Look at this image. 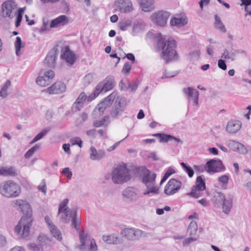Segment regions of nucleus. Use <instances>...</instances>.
<instances>
[{
    "label": "nucleus",
    "mask_w": 251,
    "mask_h": 251,
    "mask_svg": "<svg viewBox=\"0 0 251 251\" xmlns=\"http://www.w3.org/2000/svg\"><path fill=\"white\" fill-rule=\"evenodd\" d=\"M182 183L175 178L170 179L167 183L164 193L168 196L174 195L178 192L181 188Z\"/></svg>",
    "instance_id": "12"
},
{
    "label": "nucleus",
    "mask_w": 251,
    "mask_h": 251,
    "mask_svg": "<svg viewBox=\"0 0 251 251\" xmlns=\"http://www.w3.org/2000/svg\"><path fill=\"white\" fill-rule=\"evenodd\" d=\"M127 88L130 89L131 91H135L137 88V84L135 83H128Z\"/></svg>",
    "instance_id": "63"
},
{
    "label": "nucleus",
    "mask_w": 251,
    "mask_h": 251,
    "mask_svg": "<svg viewBox=\"0 0 251 251\" xmlns=\"http://www.w3.org/2000/svg\"><path fill=\"white\" fill-rule=\"evenodd\" d=\"M70 142L72 145H77L80 148H81L82 147V141L81 139L78 137H75L72 138L70 140Z\"/></svg>",
    "instance_id": "47"
},
{
    "label": "nucleus",
    "mask_w": 251,
    "mask_h": 251,
    "mask_svg": "<svg viewBox=\"0 0 251 251\" xmlns=\"http://www.w3.org/2000/svg\"><path fill=\"white\" fill-rule=\"evenodd\" d=\"M60 214H62L61 218L63 223H67L71 219L72 226L77 230L79 229V223L78 221L76 209H71L70 208H67L64 209Z\"/></svg>",
    "instance_id": "8"
},
{
    "label": "nucleus",
    "mask_w": 251,
    "mask_h": 251,
    "mask_svg": "<svg viewBox=\"0 0 251 251\" xmlns=\"http://www.w3.org/2000/svg\"><path fill=\"white\" fill-rule=\"evenodd\" d=\"M178 74L177 72H168L165 69L163 73V74L161 77L162 79L168 77H172L176 76Z\"/></svg>",
    "instance_id": "50"
},
{
    "label": "nucleus",
    "mask_w": 251,
    "mask_h": 251,
    "mask_svg": "<svg viewBox=\"0 0 251 251\" xmlns=\"http://www.w3.org/2000/svg\"><path fill=\"white\" fill-rule=\"evenodd\" d=\"M14 203L19 206V209L23 214V216L15 227V233L18 238L25 239L29 235L33 222L32 208L30 205L24 200H16Z\"/></svg>",
    "instance_id": "1"
},
{
    "label": "nucleus",
    "mask_w": 251,
    "mask_h": 251,
    "mask_svg": "<svg viewBox=\"0 0 251 251\" xmlns=\"http://www.w3.org/2000/svg\"><path fill=\"white\" fill-rule=\"evenodd\" d=\"M197 230V223L195 221H192L188 226L187 233L189 235H194L196 234Z\"/></svg>",
    "instance_id": "35"
},
{
    "label": "nucleus",
    "mask_w": 251,
    "mask_h": 251,
    "mask_svg": "<svg viewBox=\"0 0 251 251\" xmlns=\"http://www.w3.org/2000/svg\"><path fill=\"white\" fill-rule=\"evenodd\" d=\"M115 85L113 76L111 75L107 76L104 81L100 82L97 85L94 92V95L91 96L89 100H94L100 92H106L112 90Z\"/></svg>",
    "instance_id": "6"
},
{
    "label": "nucleus",
    "mask_w": 251,
    "mask_h": 251,
    "mask_svg": "<svg viewBox=\"0 0 251 251\" xmlns=\"http://www.w3.org/2000/svg\"><path fill=\"white\" fill-rule=\"evenodd\" d=\"M228 147L232 151H238L245 154L248 153V150L244 145L234 140H229L227 142Z\"/></svg>",
    "instance_id": "20"
},
{
    "label": "nucleus",
    "mask_w": 251,
    "mask_h": 251,
    "mask_svg": "<svg viewBox=\"0 0 251 251\" xmlns=\"http://www.w3.org/2000/svg\"><path fill=\"white\" fill-rule=\"evenodd\" d=\"M197 240V238L195 237H189L185 239L182 243L183 246H185L193 241H195Z\"/></svg>",
    "instance_id": "58"
},
{
    "label": "nucleus",
    "mask_w": 251,
    "mask_h": 251,
    "mask_svg": "<svg viewBox=\"0 0 251 251\" xmlns=\"http://www.w3.org/2000/svg\"><path fill=\"white\" fill-rule=\"evenodd\" d=\"M49 20L47 18H43V25L41 27V31H45L49 30L48 26Z\"/></svg>",
    "instance_id": "53"
},
{
    "label": "nucleus",
    "mask_w": 251,
    "mask_h": 251,
    "mask_svg": "<svg viewBox=\"0 0 251 251\" xmlns=\"http://www.w3.org/2000/svg\"><path fill=\"white\" fill-rule=\"evenodd\" d=\"M187 18L184 16L180 17H174L172 18L170 21V24L172 26L181 27L187 24Z\"/></svg>",
    "instance_id": "27"
},
{
    "label": "nucleus",
    "mask_w": 251,
    "mask_h": 251,
    "mask_svg": "<svg viewBox=\"0 0 251 251\" xmlns=\"http://www.w3.org/2000/svg\"><path fill=\"white\" fill-rule=\"evenodd\" d=\"M215 27L217 28L223 32H224V33L226 32V28L225 27V26L222 22L220 17L217 15H216L215 16Z\"/></svg>",
    "instance_id": "37"
},
{
    "label": "nucleus",
    "mask_w": 251,
    "mask_h": 251,
    "mask_svg": "<svg viewBox=\"0 0 251 251\" xmlns=\"http://www.w3.org/2000/svg\"><path fill=\"white\" fill-rule=\"evenodd\" d=\"M241 125L239 121H230L226 126V130L230 133H235L241 128Z\"/></svg>",
    "instance_id": "26"
},
{
    "label": "nucleus",
    "mask_w": 251,
    "mask_h": 251,
    "mask_svg": "<svg viewBox=\"0 0 251 251\" xmlns=\"http://www.w3.org/2000/svg\"><path fill=\"white\" fill-rule=\"evenodd\" d=\"M94 95V92L89 96H87L84 92L81 93L77 99L76 100V103L79 104V105H83L84 101L87 100V101H91L92 100H90L89 98Z\"/></svg>",
    "instance_id": "36"
},
{
    "label": "nucleus",
    "mask_w": 251,
    "mask_h": 251,
    "mask_svg": "<svg viewBox=\"0 0 251 251\" xmlns=\"http://www.w3.org/2000/svg\"><path fill=\"white\" fill-rule=\"evenodd\" d=\"M60 57L70 65L74 64L76 59L75 54L70 50L69 46H65L62 49Z\"/></svg>",
    "instance_id": "16"
},
{
    "label": "nucleus",
    "mask_w": 251,
    "mask_h": 251,
    "mask_svg": "<svg viewBox=\"0 0 251 251\" xmlns=\"http://www.w3.org/2000/svg\"><path fill=\"white\" fill-rule=\"evenodd\" d=\"M79 240L81 243L80 250L81 251H97L95 240L94 239L88 240L87 235L84 231L79 232Z\"/></svg>",
    "instance_id": "9"
},
{
    "label": "nucleus",
    "mask_w": 251,
    "mask_h": 251,
    "mask_svg": "<svg viewBox=\"0 0 251 251\" xmlns=\"http://www.w3.org/2000/svg\"><path fill=\"white\" fill-rule=\"evenodd\" d=\"M122 195L126 201L135 202L139 199L140 190L135 187H128L123 191Z\"/></svg>",
    "instance_id": "10"
},
{
    "label": "nucleus",
    "mask_w": 251,
    "mask_h": 251,
    "mask_svg": "<svg viewBox=\"0 0 251 251\" xmlns=\"http://www.w3.org/2000/svg\"><path fill=\"white\" fill-rule=\"evenodd\" d=\"M105 155V151L103 150L97 151L95 147L90 148V158L93 160H99L102 159Z\"/></svg>",
    "instance_id": "25"
},
{
    "label": "nucleus",
    "mask_w": 251,
    "mask_h": 251,
    "mask_svg": "<svg viewBox=\"0 0 251 251\" xmlns=\"http://www.w3.org/2000/svg\"><path fill=\"white\" fill-rule=\"evenodd\" d=\"M241 6H245V11L247 10V7L251 4V0H241Z\"/></svg>",
    "instance_id": "62"
},
{
    "label": "nucleus",
    "mask_w": 251,
    "mask_h": 251,
    "mask_svg": "<svg viewBox=\"0 0 251 251\" xmlns=\"http://www.w3.org/2000/svg\"><path fill=\"white\" fill-rule=\"evenodd\" d=\"M175 47L176 42L174 40L168 39L166 41L161 38L157 41L156 50H162L160 56L168 63L177 57V54L175 49Z\"/></svg>",
    "instance_id": "2"
},
{
    "label": "nucleus",
    "mask_w": 251,
    "mask_h": 251,
    "mask_svg": "<svg viewBox=\"0 0 251 251\" xmlns=\"http://www.w3.org/2000/svg\"><path fill=\"white\" fill-rule=\"evenodd\" d=\"M115 99L109 111V116L112 119H118L126 110L127 103L124 98L118 97Z\"/></svg>",
    "instance_id": "5"
},
{
    "label": "nucleus",
    "mask_w": 251,
    "mask_h": 251,
    "mask_svg": "<svg viewBox=\"0 0 251 251\" xmlns=\"http://www.w3.org/2000/svg\"><path fill=\"white\" fill-rule=\"evenodd\" d=\"M102 238L104 242L108 244L117 245L122 244L124 241L122 238L114 233L110 235H103Z\"/></svg>",
    "instance_id": "22"
},
{
    "label": "nucleus",
    "mask_w": 251,
    "mask_h": 251,
    "mask_svg": "<svg viewBox=\"0 0 251 251\" xmlns=\"http://www.w3.org/2000/svg\"><path fill=\"white\" fill-rule=\"evenodd\" d=\"M45 220L49 228L51 226H52L54 225L48 216H46L45 217Z\"/></svg>",
    "instance_id": "64"
},
{
    "label": "nucleus",
    "mask_w": 251,
    "mask_h": 251,
    "mask_svg": "<svg viewBox=\"0 0 251 251\" xmlns=\"http://www.w3.org/2000/svg\"><path fill=\"white\" fill-rule=\"evenodd\" d=\"M236 52H240L239 50H234L233 51L229 52V59H230L232 61H234L236 59Z\"/></svg>",
    "instance_id": "61"
},
{
    "label": "nucleus",
    "mask_w": 251,
    "mask_h": 251,
    "mask_svg": "<svg viewBox=\"0 0 251 251\" xmlns=\"http://www.w3.org/2000/svg\"><path fill=\"white\" fill-rule=\"evenodd\" d=\"M69 200L68 199H65L60 203L58 209V214L62 212L63 210L66 208H69L67 207Z\"/></svg>",
    "instance_id": "46"
},
{
    "label": "nucleus",
    "mask_w": 251,
    "mask_h": 251,
    "mask_svg": "<svg viewBox=\"0 0 251 251\" xmlns=\"http://www.w3.org/2000/svg\"><path fill=\"white\" fill-rule=\"evenodd\" d=\"M174 140L175 142L180 143L181 144H182V141L178 138H177L172 135H168V134H162V136L161 137V138L159 140L160 142H165L167 143L169 141Z\"/></svg>",
    "instance_id": "32"
},
{
    "label": "nucleus",
    "mask_w": 251,
    "mask_h": 251,
    "mask_svg": "<svg viewBox=\"0 0 251 251\" xmlns=\"http://www.w3.org/2000/svg\"><path fill=\"white\" fill-rule=\"evenodd\" d=\"M23 12V10L22 8H19L18 9V12L16 15V20H15V26L18 27L21 24V22L22 20L23 15L22 13Z\"/></svg>",
    "instance_id": "45"
},
{
    "label": "nucleus",
    "mask_w": 251,
    "mask_h": 251,
    "mask_svg": "<svg viewBox=\"0 0 251 251\" xmlns=\"http://www.w3.org/2000/svg\"><path fill=\"white\" fill-rule=\"evenodd\" d=\"M183 92L188 96V99L192 98L194 104H198L199 101V92L193 88L189 87L187 88H184Z\"/></svg>",
    "instance_id": "24"
},
{
    "label": "nucleus",
    "mask_w": 251,
    "mask_h": 251,
    "mask_svg": "<svg viewBox=\"0 0 251 251\" xmlns=\"http://www.w3.org/2000/svg\"><path fill=\"white\" fill-rule=\"evenodd\" d=\"M199 190L203 191L206 188L205 183L204 180L203 176H199L196 178V185L194 186Z\"/></svg>",
    "instance_id": "33"
},
{
    "label": "nucleus",
    "mask_w": 251,
    "mask_h": 251,
    "mask_svg": "<svg viewBox=\"0 0 251 251\" xmlns=\"http://www.w3.org/2000/svg\"><path fill=\"white\" fill-rule=\"evenodd\" d=\"M49 228L50 229V233L54 238L59 241H61L62 240V234L60 231L55 225L52 226Z\"/></svg>",
    "instance_id": "34"
},
{
    "label": "nucleus",
    "mask_w": 251,
    "mask_h": 251,
    "mask_svg": "<svg viewBox=\"0 0 251 251\" xmlns=\"http://www.w3.org/2000/svg\"><path fill=\"white\" fill-rule=\"evenodd\" d=\"M201 190H199L197 188L193 187L191 191L186 195L194 198H198L201 196Z\"/></svg>",
    "instance_id": "43"
},
{
    "label": "nucleus",
    "mask_w": 251,
    "mask_h": 251,
    "mask_svg": "<svg viewBox=\"0 0 251 251\" xmlns=\"http://www.w3.org/2000/svg\"><path fill=\"white\" fill-rule=\"evenodd\" d=\"M54 76V73L50 70L47 71H41L39 76L36 78L37 83L43 87L49 85Z\"/></svg>",
    "instance_id": "11"
},
{
    "label": "nucleus",
    "mask_w": 251,
    "mask_h": 251,
    "mask_svg": "<svg viewBox=\"0 0 251 251\" xmlns=\"http://www.w3.org/2000/svg\"><path fill=\"white\" fill-rule=\"evenodd\" d=\"M111 178L115 184H122L130 179L129 171L126 165H119L113 169Z\"/></svg>",
    "instance_id": "4"
},
{
    "label": "nucleus",
    "mask_w": 251,
    "mask_h": 251,
    "mask_svg": "<svg viewBox=\"0 0 251 251\" xmlns=\"http://www.w3.org/2000/svg\"><path fill=\"white\" fill-rule=\"evenodd\" d=\"M170 13L165 11H159L153 13L151 16L152 21L157 25L160 26H164L167 23Z\"/></svg>",
    "instance_id": "13"
},
{
    "label": "nucleus",
    "mask_w": 251,
    "mask_h": 251,
    "mask_svg": "<svg viewBox=\"0 0 251 251\" xmlns=\"http://www.w3.org/2000/svg\"><path fill=\"white\" fill-rule=\"evenodd\" d=\"M38 189L39 191L44 193V195H46L47 186L46 184V180L45 179H42L41 182L38 186Z\"/></svg>",
    "instance_id": "49"
},
{
    "label": "nucleus",
    "mask_w": 251,
    "mask_h": 251,
    "mask_svg": "<svg viewBox=\"0 0 251 251\" xmlns=\"http://www.w3.org/2000/svg\"><path fill=\"white\" fill-rule=\"evenodd\" d=\"M180 165L185 172L188 174V176L189 177H192L194 176V171L190 166L188 165L184 162H181Z\"/></svg>",
    "instance_id": "41"
},
{
    "label": "nucleus",
    "mask_w": 251,
    "mask_h": 251,
    "mask_svg": "<svg viewBox=\"0 0 251 251\" xmlns=\"http://www.w3.org/2000/svg\"><path fill=\"white\" fill-rule=\"evenodd\" d=\"M142 171L143 172L142 175V182L145 184L148 190L144 192L145 195H149L150 193L153 194H158V189L155 186L156 174L151 173L150 170L145 167L141 168Z\"/></svg>",
    "instance_id": "3"
},
{
    "label": "nucleus",
    "mask_w": 251,
    "mask_h": 251,
    "mask_svg": "<svg viewBox=\"0 0 251 251\" xmlns=\"http://www.w3.org/2000/svg\"><path fill=\"white\" fill-rule=\"evenodd\" d=\"M66 90L65 83L62 81H57L53 84L47 89V92L50 94H60Z\"/></svg>",
    "instance_id": "19"
},
{
    "label": "nucleus",
    "mask_w": 251,
    "mask_h": 251,
    "mask_svg": "<svg viewBox=\"0 0 251 251\" xmlns=\"http://www.w3.org/2000/svg\"><path fill=\"white\" fill-rule=\"evenodd\" d=\"M233 196L230 195L228 197L227 199H225L222 202L223 203V211L226 214H228L232 207V201Z\"/></svg>",
    "instance_id": "29"
},
{
    "label": "nucleus",
    "mask_w": 251,
    "mask_h": 251,
    "mask_svg": "<svg viewBox=\"0 0 251 251\" xmlns=\"http://www.w3.org/2000/svg\"><path fill=\"white\" fill-rule=\"evenodd\" d=\"M121 234L128 240H134L142 235V231L134 228H125L121 230Z\"/></svg>",
    "instance_id": "18"
},
{
    "label": "nucleus",
    "mask_w": 251,
    "mask_h": 251,
    "mask_svg": "<svg viewBox=\"0 0 251 251\" xmlns=\"http://www.w3.org/2000/svg\"><path fill=\"white\" fill-rule=\"evenodd\" d=\"M68 23L69 20L68 17L64 15H60L50 21V28H55L60 25H65Z\"/></svg>",
    "instance_id": "23"
},
{
    "label": "nucleus",
    "mask_w": 251,
    "mask_h": 251,
    "mask_svg": "<svg viewBox=\"0 0 251 251\" xmlns=\"http://www.w3.org/2000/svg\"><path fill=\"white\" fill-rule=\"evenodd\" d=\"M131 68V66L128 62H126L123 68L122 73L124 74H128L130 72Z\"/></svg>",
    "instance_id": "54"
},
{
    "label": "nucleus",
    "mask_w": 251,
    "mask_h": 251,
    "mask_svg": "<svg viewBox=\"0 0 251 251\" xmlns=\"http://www.w3.org/2000/svg\"><path fill=\"white\" fill-rule=\"evenodd\" d=\"M82 107L83 105H79V104L76 103V101H75L72 105V110L74 112H78L80 110Z\"/></svg>",
    "instance_id": "56"
},
{
    "label": "nucleus",
    "mask_w": 251,
    "mask_h": 251,
    "mask_svg": "<svg viewBox=\"0 0 251 251\" xmlns=\"http://www.w3.org/2000/svg\"><path fill=\"white\" fill-rule=\"evenodd\" d=\"M214 197L215 198L216 203H221L225 199L224 194L219 192H215L214 193Z\"/></svg>",
    "instance_id": "44"
},
{
    "label": "nucleus",
    "mask_w": 251,
    "mask_h": 251,
    "mask_svg": "<svg viewBox=\"0 0 251 251\" xmlns=\"http://www.w3.org/2000/svg\"><path fill=\"white\" fill-rule=\"evenodd\" d=\"M131 25V22L130 21H126L124 23H121L119 25V28L122 31L126 30L128 27Z\"/></svg>",
    "instance_id": "51"
},
{
    "label": "nucleus",
    "mask_w": 251,
    "mask_h": 251,
    "mask_svg": "<svg viewBox=\"0 0 251 251\" xmlns=\"http://www.w3.org/2000/svg\"><path fill=\"white\" fill-rule=\"evenodd\" d=\"M62 173L63 174H66L67 177L68 178H71L73 175L72 172L70 171V169L69 168H64L62 171Z\"/></svg>",
    "instance_id": "60"
},
{
    "label": "nucleus",
    "mask_w": 251,
    "mask_h": 251,
    "mask_svg": "<svg viewBox=\"0 0 251 251\" xmlns=\"http://www.w3.org/2000/svg\"><path fill=\"white\" fill-rule=\"evenodd\" d=\"M11 85V82L7 80L3 84L0 91V97L5 98L8 96L9 94L8 89Z\"/></svg>",
    "instance_id": "31"
},
{
    "label": "nucleus",
    "mask_w": 251,
    "mask_h": 251,
    "mask_svg": "<svg viewBox=\"0 0 251 251\" xmlns=\"http://www.w3.org/2000/svg\"><path fill=\"white\" fill-rule=\"evenodd\" d=\"M40 145L36 144L31 148H30L25 154V157L26 159L29 158L34 153L40 149Z\"/></svg>",
    "instance_id": "40"
},
{
    "label": "nucleus",
    "mask_w": 251,
    "mask_h": 251,
    "mask_svg": "<svg viewBox=\"0 0 251 251\" xmlns=\"http://www.w3.org/2000/svg\"><path fill=\"white\" fill-rule=\"evenodd\" d=\"M117 7L123 13H127L133 10L132 4L130 0H117Z\"/></svg>",
    "instance_id": "21"
},
{
    "label": "nucleus",
    "mask_w": 251,
    "mask_h": 251,
    "mask_svg": "<svg viewBox=\"0 0 251 251\" xmlns=\"http://www.w3.org/2000/svg\"><path fill=\"white\" fill-rule=\"evenodd\" d=\"M174 173H175V170L173 168L170 167L168 169L167 171L165 172L163 176H164L165 177H166V178L168 179V178L170 176H171L172 175H173Z\"/></svg>",
    "instance_id": "59"
},
{
    "label": "nucleus",
    "mask_w": 251,
    "mask_h": 251,
    "mask_svg": "<svg viewBox=\"0 0 251 251\" xmlns=\"http://www.w3.org/2000/svg\"><path fill=\"white\" fill-rule=\"evenodd\" d=\"M1 194L7 198H14L20 193V187L13 181H7L0 188Z\"/></svg>",
    "instance_id": "7"
},
{
    "label": "nucleus",
    "mask_w": 251,
    "mask_h": 251,
    "mask_svg": "<svg viewBox=\"0 0 251 251\" xmlns=\"http://www.w3.org/2000/svg\"><path fill=\"white\" fill-rule=\"evenodd\" d=\"M50 128H46L43 129L40 133L35 136L30 144H33L41 139L48 132L50 131Z\"/></svg>",
    "instance_id": "38"
},
{
    "label": "nucleus",
    "mask_w": 251,
    "mask_h": 251,
    "mask_svg": "<svg viewBox=\"0 0 251 251\" xmlns=\"http://www.w3.org/2000/svg\"><path fill=\"white\" fill-rule=\"evenodd\" d=\"M15 46L16 54L19 56L21 54L20 53L21 49L24 47V45L22 43L21 38L20 37H16Z\"/></svg>",
    "instance_id": "39"
},
{
    "label": "nucleus",
    "mask_w": 251,
    "mask_h": 251,
    "mask_svg": "<svg viewBox=\"0 0 251 251\" xmlns=\"http://www.w3.org/2000/svg\"><path fill=\"white\" fill-rule=\"evenodd\" d=\"M28 249L32 251H42L43 247L42 243H32L28 245Z\"/></svg>",
    "instance_id": "42"
},
{
    "label": "nucleus",
    "mask_w": 251,
    "mask_h": 251,
    "mask_svg": "<svg viewBox=\"0 0 251 251\" xmlns=\"http://www.w3.org/2000/svg\"><path fill=\"white\" fill-rule=\"evenodd\" d=\"M229 178L226 175H223L218 178V181L223 184H227Z\"/></svg>",
    "instance_id": "55"
},
{
    "label": "nucleus",
    "mask_w": 251,
    "mask_h": 251,
    "mask_svg": "<svg viewBox=\"0 0 251 251\" xmlns=\"http://www.w3.org/2000/svg\"><path fill=\"white\" fill-rule=\"evenodd\" d=\"M115 97L116 94L114 93L109 95L102 101L97 105L94 110L95 112H99L100 115L103 114L106 107L111 105L115 99Z\"/></svg>",
    "instance_id": "14"
},
{
    "label": "nucleus",
    "mask_w": 251,
    "mask_h": 251,
    "mask_svg": "<svg viewBox=\"0 0 251 251\" xmlns=\"http://www.w3.org/2000/svg\"><path fill=\"white\" fill-rule=\"evenodd\" d=\"M93 80V75L91 74H89L85 76L83 79V82L84 85H88L91 83Z\"/></svg>",
    "instance_id": "52"
},
{
    "label": "nucleus",
    "mask_w": 251,
    "mask_h": 251,
    "mask_svg": "<svg viewBox=\"0 0 251 251\" xmlns=\"http://www.w3.org/2000/svg\"><path fill=\"white\" fill-rule=\"evenodd\" d=\"M218 67L223 70H226L227 68V66L225 61L223 59H219L218 62Z\"/></svg>",
    "instance_id": "57"
},
{
    "label": "nucleus",
    "mask_w": 251,
    "mask_h": 251,
    "mask_svg": "<svg viewBox=\"0 0 251 251\" xmlns=\"http://www.w3.org/2000/svg\"><path fill=\"white\" fill-rule=\"evenodd\" d=\"M205 169L208 172H219L224 170L222 162L220 160L211 159L206 163Z\"/></svg>",
    "instance_id": "15"
},
{
    "label": "nucleus",
    "mask_w": 251,
    "mask_h": 251,
    "mask_svg": "<svg viewBox=\"0 0 251 251\" xmlns=\"http://www.w3.org/2000/svg\"><path fill=\"white\" fill-rule=\"evenodd\" d=\"M154 0H140L139 3L144 11L150 12L154 8Z\"/></svg>",
    "instance_id": "28"
},
{
    "label": "nucleus",
    "mask_w": 251,
    "mask_h": 251,
    "mask_svg": "<svg viewBox=\"0 0 251 251\" xmlns=\"http://www.w3.org/2000/svg\"><path fill=\"white\" fill-rule=\"evenodd\" d=\"M16 8V4L14 0H8L4 2L1 5L3 17H7L10 19L13 18L12 11Z\"/></svg>",
    "instance_id": "17"
},
{
    "label": "nucleus",
    "mask_w": 251,
    "mask_h": 251,
    "mask_svg": "<svg viewBox=\"0 0 251 251\" xmlns=\"http://www.w3.org/2000/svg\"><path fill=\"white\" fill-rule=\"evenodd\" d=\"M57 56L53 51L50 52L45 59V63L49 67H53L55 65Z\"/></svg>",
    "instance_id": "30"
},
{
    "label": "nucleus",
    "mask_w": 251,
    "mask_h": 251,
    "mask_svg": "<svg viewBox=\"0 0 251 251\" xmlns=\"http://www.w3.org/2000/svg\"><path fill=\"white\" fill-rule=\"evenodd\" d=\"M5 176H15L17 175L16 170L14 167H11L5 168Z\"/></svg>",
    "instance_id": "48"
}]
</instances>
